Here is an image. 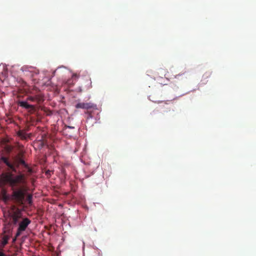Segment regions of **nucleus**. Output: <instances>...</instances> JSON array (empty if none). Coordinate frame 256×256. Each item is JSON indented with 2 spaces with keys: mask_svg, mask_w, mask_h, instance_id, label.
<instances>
[{
  "mask_svg": "<svg viewBox=\"0 0 256 256\" xmlns=\"http://www.w3.org/2000/svg\"><path fill=\"white\" fill-rule=\"evenodd\" d=\"M25 175L21 172L17 176L8 172L3 174L0 176L1 180L5 184H9L12 188V192L10 195V200L16 204L22 206L25 198L26 190L21 188L16 189L20 184L24 182Z\"/></svg>",
  "mask_w": 256,
  "mask_h": 256,
  "instance_id": "f257e3e1",
  "label": "nucleus"
},
{
  "mask_svg": "<svg viewBox=\"0 0 256 256\" xmlns=\"http://www.w3.org/2000/svg\"><path fill=\"white\" fill-rule=\"evenodd\" d=\"M10 218L12 224L18 226L16 234V238L19 236L23 232L25 231L28 226L31 223V220L28 218L23 216L22 210L19 208H16L10 214Z\"/></svg>",
  "mask_w": 256,
  "mask_h": 256,
  "instance_id": "f03ea898",
  "label": "nucleus"
},
{
  "mask_svg": "<svg viewBox=\"0 0 256 256\" xmlns=\"http://www.w3.org/2000/svg\"><path fill=\"white\" fill-rule=\"evenodd\" d=\"M12 164H14L16 170L20 165L22 166L23 169L22 171L23 172H26L28 174H30L32 172V168L28 166L24 160L22 159V155L21 154H19L12 158Z\"/></svg>",
  "mask_w": 256,
  "mask_h": 256,
  "instance_id": "7ed1b4c3",
  "label": "nucleus"
},
{
  "mask_svg": "<svg viewBox=\"0 0 256 256\" xmlns=\"http://www.w3.org/2000/svg\"><path fill=\"white\" fill-rule=\"evenodd\" d=\"M1 160H2V162L4 164H6V165L10 170H12L13 172H18H18H20V171L18 172L16 168H15V166H14V164H12V162H11L9 160V159H8V158L4 156H1Z\"/></svg>",
  "mask_w": 256,
  "mask_h": 256,
  "instance_id": "20e7f679",
  "label": "nucleus"
},
{
  "mask_svg": "<svg viewBox=\"0 0 256 256\" xmlns=\"http://www.w3.org/2000/svg\"><path fill=\"white\" fill-rule=\"evenodd\" d=\"M96 107V106L91 102H79L76 105V108L82 109H90L94 108Z\"/></svg>",
  "mask_w": 256,
  "mask_h": 256,
  "instance_id": "39448f33",
  "label": "nucleus"
},
{
  "mask_svg": "<svg viewBox=\"0 0 256 256\" xmlns=\"http://www.w3.org/2000/svg\"><path fill=\"white\" fill-rule=\"evenodd\" d=\"M26 100L32 102H36L40 104L44 100V98L43 96L41 94H38L34 96H28L26 98Z\"/></svg>",
  "mask_w": 256,
  "mask_h": 256,
  "instance_id": "423d86ee",
  "label": "nucleus"
},
{
  "mask_svg": "<svg viewBox=\"0 0 256 256\" xmlns=\"http://www.w3.org/2000/svg\"><path fill=\"white\" fill-rule=\"evenodd\" d=\"M18 104L20 106L29 110V112H33L35 110L34 106L29 104L27 102L20 101L19 102Z\"/></svg>",
  "mask_w": 256,
  "mask_h": 256,
  "instance_id": "0eeeda50",
  "label": "nucleus"
},
{
  "mask_svg": "<svg viewBox=\"0 0 256 256\" xmlns=\"http://www.w3.org/2000/svg\"><path fill=\"white\" fill-rule=\"evenodd\" d=\"M17 134L22 140H26L27 138L26 133L22 130L18 131Z\"/></svg>",
  "mask_w": 256,
  "mask_h": 256,
  "instance_id": "6e6552de",
  "label": "nucleus"
},
{
  "mask_svg": "<svg viewBox=\"0 0 256 256\" xmlns=\"http://www.w3.org/2000/svg\"><path fill=\"white\" fill-rule=\"evenodd\" d=\"M4 149L9 154L14 149V146L9 144H6L4 147Z\"/></svg>",
  "mask_w": 256,
  "mask_h": 256,
  "instance_id": "1a4fd4ad",
  "label": "nucleus"
},
{
  "mask_svg": "<svg viewBox=\"0 0 256 256\" xmlns=\"http://www.w3.org/2000/svg\"><path fill=\"white\" fill-rule=\"evenodd\" d=\"M32 196L30 194H28L26 198V200L28 202V204L30 205L32 204Z\"/></svg>",
  "mask_w": 256,
  "mask_h": 256,
  "instance_id": "9d476101",
  "label": "nucleus"
},
{
  "mask_svg": "<svg viewBox=\"0 0 256 256\" xmlns=\"http://www.w3.org/2000/svg\"><path fill=\"white\" fill-rule=\"evenodd\" d=\"M9 240V236L7 235H5L3 236L2 238V244L5 245L8 244V240Z\"/></svg>",
  "mask_w": 256,
  "mask_h": 256,
  "instance_id": "9b49d317",
  "label": "nucleus"
},
{
  "mask_svg": "<svg viewBox=\"0 0 256 256\" xmlns=\"http://www.w3.org/2000/svg\"><path fill=\"white\" fill-rule=\"evenodd\" d=\"M211 75L210 72H206L203 75V78H207Z\"/></svg>",
  "mask_w": 256,
  "mask_h": 256,
  "instance_id": "f8f14e48",
  "label": "nucleus"
},
{
  "mask_svg": "<svg viewBox=\"0 0 256 256\" xmlns=\"http://www.w3.org/2000/svg\"><path fill=\"white\" fill-rule=\"evenodd\" d=\"M158 71H163V73H162V75L164 76H166V70L161 68V69H159Z\"/></svg>",
  "mask_w": 256,
  "mask_h": 256,
  "instance_id": "ddd939ff",
  "label": "nucleus"
},
{
  "mask_svg": "<svg viewBox=\"0 0 256 256\" xmlns=\"http://www.w3.org/2000/svg\"><path fill=\"white\" fill-rule=\"evenodd\" d=\"M29 68H28L27 66H22V68H21V70L24 72V71H26L27 70L28 71H29L30 70H28Z\"/></svg>",
  "mask_w": 256,
  "mask_h": 256,
  "instance_id": "4468645a",
  "label": "nucleus"
},
{
  "mask_svg": "<svg viewBox=\"0 0 256 256\" xmlns=\"http://www.w3.org/2000/svg\"><path fill=\"white\" fill-rule=\"evenodd\" d=\"M184 73H182V74H177L175 76V78H178L179 76H182V74H184Z\"/></svg>",
  "mask_w": 256,
  "mask_h": 256,
  "instance_id": "2eb2a0df",
  "label": "nucleus"
},
{
  "mask_svg": "<svg viewBox=\"0 0 256 256\" xmlns=\"http://www.w3.org/2000/svg\"><path fill=\"white\" fill-rule=\"evenodd\" d=\"M51 172H51V171H50V170H48V171H46V175H48H48H50V173H51Z\"/></svg>",
  "mask_w": 256,
  "mask_h": 256,
  "instance_id": "dca6fc26",
  "label": "nucleus"
},
{
  "mask_svg": "<svg viewBox=\"0 0 256 256\" xmlns=\"http://www.w3.org/2000/svg\"><path fill=\"white\" fill-rule=\"evenodd\" d=\"M0 256H6L3 252H0Z\"/></svg>",
  "mask_w": 256,
  "mask_h": 256,
  "instance_id": "f3484780",
  "label": "nucleus"
},
{
  "mask_svg": "<svg viewBox=\"0 0 256 256\" xmlns=\"http://www.w3.org/2000/svg\"><path fill=\"white\" fill-rule=\"evenodd\" d=\"M68 128H74V126H68Z\"/></svg>",
  "mask_w": 256,
  "mask_h": 256,
  "instance_id": "a211bd4d",
  "label": "nucleus"
},
{
  "mask_svg": "<svg viewBox=\"0 0 256 256\" xmlns=\"http://www.w3.org/2000/svg\"><path fill=\"white\" fill-rule=\"evenodd\" d=\"M88 117H90V118H92V114H88Z\"/></svg>",
  "mask_w": 256,
  "mask_h": 256,
  "instance_id": "6ab92c4d",
  "label": "nucleus"
},
{
  "mask_svg": "<svg viewBox=\"0 0 256 256\" xmlns=\"http://www.w3.org/2000/svg\"><path fill=\"white\" fill-rule=\"evenodd\" d=\"M167 109H168V110L166 112L170 110V108H168Z\"/></svg>",
  "mask_w": 256,
  "mask_h": 256,
  "instance_id": "aec40b11",
  "label": "nucleus"
},
{
  "mask_svg": "<svg viewBox=\"0 0 256 256\" xmlns=\"http://www.w3.org/2000/svg\"><path fill=\"white\" fill-rule=\"evenodd\" d=\"M2 162L1 157L0 158V163Z\"/></svg>",
  "mask_w": 256,
  "mask_h": 256,
  "instance_id": "412c9836",
  "label": "nucleus"
}]
</instances>
